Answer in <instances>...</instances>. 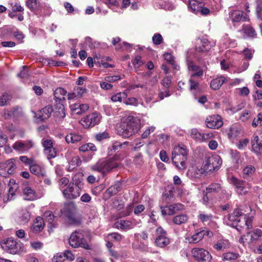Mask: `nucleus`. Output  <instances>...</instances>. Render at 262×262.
<instances>
[{"mask_svg": "<svg viewBox=\"0 0 262 262\" xmlns=\"http://www.w3.org/2000/svg\"><path fill=\"white\" fill-rule=\"evenodd\" d=\"M203 3L199 2L196 0H190L189 8L195 14L199 13V9L202 8Z\"/></svg>", "mask_w": 262, "mask_h": 262, "instance_id": "58836bf2", "label": "nucleus"}, {"mask_svg": "<svg viewBox=\"0 0 262 262\" xmlns=\"http://www.w3.org/2000/svg\"><path fill=\"white\" fill-rule=\"evenodd\" d=\"M9 4L10 5V8L11 9V10L13 12H23L24 10L23 7L18 2H11Z\"/></svg>", "mask_w": 262, "mask_h": 262, "instance_id": "09e8293b", "label": "nucleus"}, {"mask_svg": "<svg viewBox=\"0 0 262 262\" xmlns=\"http://www.w3.org/2000/svg\"><path fill=\"white\" fill-rule=\"evenodd\" d=\"M127 95V94L125 92H119L115 95H113L111 97V100L113 102H121L123 100H124L126 98Z\"/></svg>", "mask_w": 262, "mask_h": 262, "instance_id": "c03bdc74", "label": "nucleus"}, {"mask_svg": "<svg viewBox=\"0 0 262 262\" xmlns=\"http://www.w3.org/2000/svg\"><path fill=\"white\" fill-rule=\"evenodd\" d=\"M230 153L234 162L236 164H238L240 159L239 152L236 150L231 149Z\"/></svg>", "mask_w": 262, "mask_h": 262, "instance_id": "6e6d98bb", "label": "nucleus"}, {"mask_svg": "<svg viewBox=\"0 0 262 262\" xmlns=\"http://www.w3.org/2000/svg\"><path fill=\"white\" fill-rule=\"evenodd\" d=\"M10 100V96L7 94L3 95L0 97V105L4 106L6 105Z\"/></svg>", "mask_w": 262, "mask_h": 262, "instance_id": "0e129e2a", "label": "nucleus"}, {"mask_svg": "<svg viewBox=\"0 0 262 262\" xmlns=\"http://www.w3.org/2000/svg\"><path fill=\"white\" fill-rule=\"evenodd\" d=\"M161 212L163 215H172L179 210L182 209V205L180 204H172L165 207H161Z\"/></svg>", "mask_w": 262, "mask_h": 262, "instance_id": "5701e85b", "label": "nucleus"}, {"mask_svg": "<svg viewBox=\"0 0 262 262\" xmlns=\"http://www.w3.org/2000/svg\"><path fill=\"white\" fill-rule=\"evenodd\" d=\"M230 243L229 241L225 239H221L217 241L216 243L213 245V248L217 251H223L229 248Z\"/></svg>", "mask_w": 262, "mask_h": 262, "instance_id": "2f4dec72", "label": "nucleus"}, {"mask_svg": "<svg viewBox=\"0 0 262 262\" xmlns=\"http://www.w3.org/2000/svg\"><path fill=\"white\" fill-rule=\"evenodd\" d=\"M69 242L70 245L73 248L82 247L85 249H90L89 244L83 238L82 232L75 231L71 235Z\"/></svg>", "mask_w": 262, "mask_h": 262, "instance_id": "0eeeda50", "label": "nucleus"}, {"mask_svg": "<svg viewBox=\"0 0 262 262\" xmlns=\"http://www.w3.org/2000/svg\"><path fill=\"white\" fill-rule=\"evenodd\" d=\"M100 121V115L96 113H94L83 117L81 119L80 123L84 127L87 128L91 126H94L99 123Z\"/></svg>", "mask_w": 262, "mask_h": 262, "instance_id": "ddd939ff", "label": "nucleus"}, {"mask_svg": "<svg viewBox=\"0 0 262 262\" xmlns=\"http://www.w3.org/2000/svg\"><path fill=\"white\" fill-rule=\"evenodd\" d=\"M122 78V77L120 75H114L106 76L104 78V80L105 81L108 82H114L121 79Z\"/></svg>", "mask_w": 262, "mask_h": 262, "instance_id": "e2e57ef3", "label": "nucleus"}, {"mask_svg": "<svg viewBox=\"0 0 262 262\" xmlns=\"http://www.w3.org/2000/svg\"><path fill=\"white\" fill-rule=\"evenodd\" d=\"M9 188L8 193V200H11L13 199L15 193L18 188V185L14 183V180H11L10 181Z\"/></svg>", "mask_w": 262, "mask_h": 262, "instance_id": "ea45409f", "label": "nucleus"}, {"mask_svg": "<svg viewBox=\"0 0 262 262\" xmlns=\"http://www.w3.org/2000/svg\"><path fill=\"white\" fill-rule=\"evenodd\" d=\"M79 150L83 152H86L88 151H96L97 150V148L96 146L91 143H89L87 144H83L81 145L79 148Z\"/></svg>", "mask_w": 262, "mask_h": 262, "instance_id": "49530a36", "label": "nucleus"}, {"mask_svg": "<svg viewBox=\"0 0 262 262\" xmlns=\"http://www.w3.org/2000/svg\"><path fill=\"white\" fill-rule=\"evenodd\" d=\"M188 219L189 217L187 215L181 214L174 216L172 222L176 225H181L185 224Z\"/></svg>", "mask_w": 262, "mask_h": 262, "instance_id": "e433bc0d", "label": "nucleus"}, {"mask_svg": "<svg viewBox=\"0 0 262 262\" xmlns=\"http://www.w3.org/2000/svg\"><path fill=\"white\" fill-rule=\"evenodd\" d=\"M106 5L114 11H117V8L119 6L118 2L116 0H106Z\"/></svg>", "mask_w": 262, "mask_h": 262, "instance_id": "603ef678", "label": "nucleus"}, {"mask_svg": "<svg viewBox=\"0 0 262 262\" xmlns=\"http://www.w3.org/2000/svg\"><path fill=\"white\" fill-rule=\"evenodd\" d=\"M247 236L249 238L250 244L256 243L262 239V230L259 229H255L248 232Z\"/></svg>", "mask_w": 262, "mask_h": 262, "instance_id": "6ab92c4d", "label": "nucleus"}, {"mask_svg": "<svg viewBox=\"0 0 262 262\" xmlns=\"http://www.w3.org/2000/svg\"><path fill=\"white\" fill-rule=\"evenodd\" d=\"M222 164V160L219 155H213L206 158L203 164V171L217 170Z\"/></svg>", "mask_w": 262, "mask_h": 262, "instance_id": "39448f33", "label": "nucleus"}, {"mask_svg": "<svg viewBox=\"0 0 262 262\" xmlns=\"http://www.w3.org/2000/svg\"><path fill=\"white\" fill-rule=\"evenodd\" d=\"M30 171L32 174L39 177H43L46 175V170L43 166L35 161L30 165Z\"/></svg>", "mask_w": 262, "mask_h": 262, "instance_id": "aec40b11", "label": "nucleus"}, {"mask_svg": "<svg viewBox=\"0 0 262 262\" xmlns=\"http://www.w3.org/2000/svg\"><path fill=\"white\" fill-rule=\"evenodd\" d=\"M0 168L1 169L7 172V174L13 173L16 168L14 159H9L5 163H1Z\"/></svg>", "mask_w": 262, "mask_h": 262, "instance_id": "412c9836", "label": "nucleus"}, {"mask_svg": "<svg viewBox=\"0 0 262 262\" xmlns=\"http://www.w3.org/2000/svg\"><path fill=\"white\" fill-rule=\"evenodd\" d=\"M127 144L126 142L121 143L118 141H114L111 146L108 148L109 152H115L118 150L123 148L124 145Z\"/></svg>", "mask_w": 262, "mask_h": 262, "instance_id": "37998d69", "label": "nucleus"}, {"mask_svg": "<svg viewBox=\"0 0 262 262\" xmlns=\"http://www.w3.org/2000/svg\"><path fill=\"white\" fill-rule=\"evenodd\" d=\"M229 182L235 187V191L239 195H245L250 189L251 186L249 184L234 177L230 178Z\"/></svg>", "mask_w": 262, "mask_h": 262, "instance_id": "1a4fd4ad", "label": "nucleus"}, {"mask_svg": "<svg viewBox=\"0 0 262 262\" xmlns=\"http://www.w3.org/2000/svg\"><path fill=\"white\" fill-rule=\"evenodd\" d=\"M139 223H137L135 220L132 221L120 220L116 222L115 224V227L120 230L127 231L133 229Z\"/></svg>", "mask_w": 262, "mask_h": 262, "instance_id": "a211bd4d", "label": "nucleus"}, {"mask_svg": "<svg viewBox=\"0 0 262 262\" xmlns=\"http://www.w3.org/2000/svg\"><path fill=\"white\" fill-rule=\"evenodd\" d=\"M117 156L107 159H100L96 164L91 166L92 170L105 174L118 166L116 162Z\"/></svg>", "mask_w": 262, "mask_h": 262, "instance_id": "20e7f679", "label": "nucleus"}, {"mask_svg": "<svg viewBox=\"0 0 262 262\" xmlns=\"http://www.w3.org/2000/svg\"><path fill=\"white\" fill-rule=\"evenodd\" d=\"M45 226V223L43 219L37 216L32 226V230L35 233L39 232L42 230Z\"/></svg>", "mask_w": 262, "mask_h": 262, "instance_id": "cd10ccee", "label": "nucleus"}, {"mask_svg": "<svg viewBox=\"0 0 262 262\" xmlns=\"http://www.w3.org/2000/svg\"><path fill=\"white\" fill-rule=\"evenodd\" d=\"M107 238L108 240L120 241L122 238V236L118 233H112L108 234Z\"/></svg>", "mask_w": 262, "mask_h": 262, "instance_id": "13d9d810", "label": "nucleus"}, {"mask_svg": "<svg viewBox=\"0 0 262 262\" xmlns=\"http://www.w3.org/2000/svg\"><path fill=\"white\" fill-rule=\"evenodd\" d=\"M252 147L254 152L257 153L262 152V141H259L257 136H255L253 138L252 141Z\"/></svg>", "mask_w": 262, "mask_h": 262, "instance_id": "473e14b6", "label": "nucleus"}, {"mask_svg": "<svg viewBox=\"0 0 262 262\" xmlns=\"http://www.w3.org/2000/svg\"><path fill=\"white\" fill-rule=\"evenodd\" d=\"M255 171V168L252 165H247L244 168L243 172L244 176H252Z\"/></svg>", "mask_w": 262, "mask_h": 262, "instance_id": "8fccbe9b", "label": "nucleus"}, {"mask_svg": "<svg viewBox=\"0 0 262 262\" xmlns=\"http://www.w3.org/2000/svg\"><path fill=\"white\" fill-rule=\"evenodd\" d=\"M199 45L196 47L198 52H206L215 46L216 42L213 40H209L206 37H203L199 40Z\"/></svg>", "mask_w": 262, "mask_h": 262, "instance_id": "dca6fc26", "label": "nucleus"}, {"mask_svg": "<svg viewBox=\"0 0 262 262\" xmlns=\"http://www.w3.org/2000/svg\"><path fill=\"white\" fill-rule=\"evenodd\" d=\"M140 123L139 119L133 116H128L121 122L118 132L121 136L128 137L138 131Z\"/></svg>", "mask_w": 262, "mask_h": 262, "instance_id": "f03ea898", "label": "nucleus"}, {"mask_svg": "<svg viewBox=\"0 0 262 262\" xmlns=\"http://www.w3.org/2000/svg\"><path fill=\"white\" fill-rule=\"evenodd\" d=\"M239 257V254L237 253L227 252L223 254V258L225 260H233L236 259Z\"/></svg>", "mask_w": 262, "mask_h": 262, "instance_id": "de8ad7c7", "label": "nucleus"}, {"mask_svg": "<svg viewBox=\"0 0 262 262\" xmlns=\"http://www.w3.org/2000/svg\"><path fill=\"white\" fill-rule=\"evenodd\" d=\"M157 237L155 244L160 248H164L169 243V239L167 237L166 232L161 227H158L156 230Z\"/></svg>", "mask_w": 262, "mask_h": 262, "instance_id": "9b49d317", "label": "nucleus"}, {"mask_svg": "<svg viewBox=\"0 0 262 262\" xmlns=\"http://www.w3.org/2000/svg\"><path fill=\"white\" fill-rule=\"evenodd\" d=\"M82 184L70 183L67 187L62 190V194L66 199L73 200L80 196Z\"/></svg>", "mask_w": 262, "mask_h": 262, "instance_id": "423d86ee", "label": "nucleus"}, {"mask_svg": "<svg viewBox=\"0 0 262 262\" xmlns=\"http://www.w3.org/2000/svg\"><path fill=\"white\" fill-rule=\"evenodd\" d=\"M188 69L191 72V77H201L203 74L202 69L199 66H197L193 63L191 60H187Z\"/></svg>", "mask_w": 262, "mask_h": 262, "instance_id": "4be33fe9", "label": "nucleus"}, {"mask_svg": "<svg viewBox=\"0 0 262 262\" xmlns=\"http://www.w3.org/2000/svg\"><path fill=\"white\" fill-rule=\"evenodd\" d=\"M227 224L229 226L236 228L240 231L241 228L249 229L252 227V220L242 211V210L237 208L234 210L233 213L228 215Z\"/></svg>", "mask_w": 262, "mask_h": 262, "instance_id": "f257e3e1", "label": "nucleus"}, {"mask_svg": "<svg viewBox=\"0 0 262 262\" xmlns=\"http://www.w3.org/2000/svg\"><path fill=\"white\" fill-rule=\"evenodd\" d=\"M23 195L26 200L32 201L36 198L34 191L30 187H26L24 189Z\"/></svg>", "mask_w": 262, "mask_h": 262, "instance_id": "72a5a7b5", "label": "nucleus"}, {"mask_svg": "<svg viewBox=\"0 0 262 262\" xmlns=\"http://www.w3.org/2000/svg\"><path fill=\"white\" fill-rule=\"evenodd\" d=\"M33 145V142L31 140L25 141H18L15 142L12 147L16 151L20 153H23L32 148Z\"/></svg>", "mask_w": 262, "mask_h": 262, "instance_id": "f3484780", "label": "nucleus"}, {"mask_svg": "<svg viewBox=\"0 0 262 262\" xmlns=\"http://www.w3.org/2000/svg\"><path fill=\"white\" fill-rule=\"evenodd\" d=\"M240 32L243 33L245 37L254 38L257 35L254 28L249 25H244Z\"/></svg>", "mask_w": 262, "mask_h": 262, "instance_id": "c756f323", "label": "nucleus"}, {"mask_svg": "<svg viewBox=\"0 0 262 262\" xmlns=\"http://www.w3.org/2000/svg\"><path fill=\"white\" fill-rule=\"evenodd\" d=\"M252 116V114L251 111H244L241 115L239 119L242 122H246L248 119H249Z\"/></svg>", "mask_w": 262, "mask_h": 262, "instance_id": "864d4df0", "label": "nucleus"}, {"mask_svg": "<svg viewBox=\"0 0 262 262\" xmlns=\"http://www.w3.org/2000/svg\"><path fill=\"white\" fill-rule=\"evenodd\" d=\"M38 12L43 15H49L51 13L52 9L51 7L47 5H40Z\"/></svg>", "mask_w": 262, "mask_h": 262, "instance_id": "3c124183", "label": "nucleus"}, {"mask_svg": "<svg viewBox=\"0 0 262 262\" xmlns=\"http://www.w3.org/2000/svg\"><path fill=\"white\" fill-rule=\"evenodd\" d=\"M71 111L76 114H81L89 108V105L86 103H75L70 105Z\"/></svg>", "mask_w": 262, "mask_h": 262, "instance_id": "b1692460", "label": "nucleus"}, {"mask_svg": "<svg viewBox=\"0 0 262 262\" xmlns=\"http://www.w3.org/2000/svg\"><path fill=\"white\" fill-rule=\"evenodd\" d=\"M19 160L22 162L23 163L25 164L26 165H29V167L30 165L32 164V163L34 162V160L32 158H28L26 156H20L19 157Z\"/></svg>", "mask_w": 262, "mask_h": 262, "instance_id": "680f3d73", "label": "nucleus"}, {"mask_svg": "<svg viewBox=\"0 0 262 262\" xmlns=\"http://www.w3.org/2000/svg\"><path fill=\"white\" fill-rule=\"evenodd\" d=\"M27 7L33 11H39L41 4L37 0H28L26 3Z\"/></svg>", "mask_w": 262, "mask_h": 262, "instance_id": "79ce46f5", "label": "nucleus"}, {"mask_svg": "<svg viewBox=\"0 0 262 262\" xmlns=\"http://www.w3.org/2000/svg\"><path fill=\"white\" fill-rule=\"evenodd\" d=\"M249 143V140L247 138H245L239 141L236 146L239 149H244Z\"/></svg>", "mask_w": 262, "mask_h": 262, "instance_id": "bf43d9fd", "label": "nucleus"}, {"mask_svg": "<svg viewBox=\"0 0 262 262\" xmlns=\"http://www.w3.org/2000/svg\"><path fill=\"white\" fill-rule=\"evenodd\" d=\"M192 256L201 262H210L212 256L206 250L201 248H194L191 251Z\"/></svg>", "mask_w": 262, "mask_h": 262, "instance_id": "9d476101", "label": "nucleus"}, {"mask_svg": "<svg viewBox=\"0 0 262 262\" xmlns=\"http://www.w3.org/2000/svg\"><path fill=\"white\" fill-rule=\"evenodd\" d=\"M205 123L207 127L214 129L219 128L223 124L221 116L218 115L208 117L206 119Z\"/></svg>", "mask_w": 262, "mask_h": 262, "instance_id": "2eb2a0df", "label": "nucleus"}, {"mask_svg": "<svg viewBox=\"0 0 262 262\" xmlns=\"http://www.w3.org/2000/svg\"><path fill=\"white\" fill-rule=\"evenodd\" d=\"M163 38L160 34L156 33L152 37V41L154 44L159 45L162 43Z\"/></svg>", "mask_w": 262, "mask_h": 262, "instance_id": "69168bd1", "label": "nucleus"}, {"mask_svg": "<svg viewBox=\"0 0 262 262\" xmlns=\"http://www.w3.org/2000/svg\"><path fill=\"white\" fill-rule=\"evenodd\" d=\"M254 50L252 49H246L243 51V55L245 58L247 59H251L252 58Z\"/></svg>", "mask_w": 262, "mask_h": 262, "instance_id": "774afa93", "label": "nucleus"}, {"mask_svg": "<svg viewBox=\"0 0 262 262\" xmlns=\"http://www.w3.org/2000/svg\"><path fill=\"white\" fill-rule=\"evenodd\" d=\"M202 133H199L196 129H192L191 132V136L197 141L201 140Z\"/></svg>", "mask_w": 262, "mask_h": 262, "instance_id": "338daca9", "label": "nucleus"}, {"mask_svg": "<svg viewBox=\"0 0 262 262\" xmlns=\"http://www.w3.org/2000/svg\"><path fill=\"white\" fill-rule=\"evenodd\" d=\"M53 112L52 106L51 105H47L39 111L38 114V116H35V117L39 121H42L49 118Z\"/></svg>", "mask_w": 262, "mask_h": 262, "instance_id": "393cba45", "label": "nucleus"}, {"mask_svg": "<svg viewBox=\"0 0 262 262\" xmlns=\"http://www.w3.org/2000/svg\"><path fill=\"white\" fill-rule=\"evenodd\" d=\"M220 191L221 193H224L225 190L222 188L221 185L219 183H212L206 188V193Z\"/></svg>", "mask_w": 262, "mask_h": 262, "instance_id": "4c0bfd02", "label": "nucleus"}, {"mask_svg": "<svg viewBox=\"0 0 262 262\" xmlns=\"http://www.w3.org/2000/svg\"><path fill=\"white\" fill-rule=\"evenodd\" d=\"M205 234L206 232L204 230H201L192 236H187L186 237V240L189 243L195 244L200 241L204 237Z\"/></svg>", "mask_w": 262, "mask_h": 262, "instance_id": "bb28decb", "label": "nucleus"}, {"mask_svg": "<svg viewBox=\"0 0 262 262\" xmlns=\"http://www.w3.org/2000/svg\"><path fill=\"white\" fill-rule=\"evenodd\" d=\"M194 78L191 77L189 80V89L191 91L197 90L199 88V83L198 81L194 80Z\"/></svg>", "mask_w": 262, "mask_h": 262, "instance_id": "4d7b16f0", "label": "nucleus"}, {"mask_svg": "<svg viewBox=\"0 0 262 262\" xmlns=\"http://www.w3.org/2000/svg\"><path fill=\"white\" fill-rule=\"evenodd\" d=\"M82 136L80 135L71 133L67 135L65 137L66 142L68 143H75L81 141Z\"/></svg>", "mask_w": 262, "mask_h": 262, "instance_id": "a19ab883", "label": "nucleus"}, {"mask_svg": "<svg viewBox=\"0 0 262 262\" xmlns=\"http://www.w3.org/2000/svg\"><path fill=\"white\" fill-rule=\"evenodd\" d=\"M242 134L241 130L236 126H233L229 128L228 133V137L231 140H233L238 137Z\"/></svg>", "mask_w": 262, "mask_h": 262, "instance_id": "f704fd0d", "label": "nucleus"}, {"mask_svg": "<svg viewBox=\"0 0 262 262\" xmlns=\"http://www.w3.org/2000/svg\"><path fill=\"white\" fill-rule=\"evenodd\" d=\"M54 97L56 99L58 100L59 102L66 99L67 97V92L64 89L61 88H57L54 93Z\"/></svg>", "mask_w": 262, "mask_h": 262, "instance_id": "c9c22d12", "label": "nucleus"}, {"mask_svg": "<svg viewBox=\"0 0 262 262\" xmlns=\"http://www.w3.org/2000/svg\"><path fill=\"white\" fill-rule=\"evenodd\" d=\"M262 122V114L259 113L257 115L256 118H254L252 123V126L253 127H257Z\"/></svg>", "mask_w": 262, "mask_h": 262, "instance_id": "052dcab7", "label": "nucleus"}, {"mask_svg": "<svg viewBox=\"0 0 262 262\" xmlns=\"http://www.w3.org/2000/svg\"><path fill=\"white\" fill-rule=\"evenodd\" d=\"M42 144L44 147V152L48 159L54 158L56 156V150L53 147V142L50 139H42Z\"/></svg>", "mask_w": 262, "mask_h": 262, "instance_id": "4468645a", "label": "nucleus"}, {"mask_svg": "<svg viewBox=\"0 0 262 262\" xmlns=\"http://www.w3.org/2000/svg\"><path fill=\"white\" fill-rule=\"evenodd\" d=\"M188 150L184 145L175 146L172 152L171 160L176 167L180 170L186 168V162L188 159Z\"/></svg>", "mask_w": 262, "mask_h": 262, "instance_id": "7ed1b4c3", "label": "nucleus"}, {"mask_svg": "<svg viewBox=\"0 0 262 262\" xmlns=\"http://www.w3.org/2000/svg\"><path fill=\"white\" fill-rule=\"evenodd\" d=\"M227 81V78L221 76L213 79L210 82V87L212 89L218 90L221 85Z\"/></svg>", "mask_w": 262, "mask_h": 262, "instance_id": "c85d7f7f", "label": "nucleus"}, {"mask_svg": "<svg viewBox=\"0 0 262 262\" xmlns=\"http://www.w3.org/2000/svg\"><path fill=\"white\" fill-rule=\"evenodd\" d=\"M246 13L242 11L235 10L231 12L230 17L233 22H239L241 20H245Z\"/></svg>", "mask_w": 262, "mask_h": 262, "instance_id": "7c9ffc66", "label": "nucleus"}, {"mask_svg": "<svg viewBox=\"0 0 262 262\" xmlns=\"http://www.w3.org/2000/svg\"><path fill=\"white\" fill-rule=\"evenodd\" d=\"M2 246L4 250L12 254L19 253L22 248L21 243L13 238H8L4 241Z\"/></svg>", "mask_w": 262, "mask_h": 262, "instance_id": "6e6552de", "label": "nucleus"}, {"mask_svg": "<svg viewBox=\"0 0 262 262\" xmlns=\"http://www.w3.org/2000/svg\"><path fill=\"white\" fill-rule=\"evenodd\" d=\"M198 219L204 225H209L213 228L217 227V224L215 221L217 217L210 213L205 211H199Z\"/></svg>", "mask_w": 262, "mask_h": 262, "instance_id": "f8f14e48", "label": "nucleus"}, {"mask_svg": "<svg viewBox=\"0 0 262 262\" xmlns=\"http://www.w3.org/2000/svg\"><path fill=\"white\" fill-rule=\"evenodd\" d=\"M124 103L126 105H129L137 106L138 105V101L135 97H129L124 100Z\"/></svg>", "mask_w": 262, "mask_h": 262, "instance_id": "5fc2aeb1", "label": "nucleus"}, {"mask_svg": "<svg viewBox=\"0 0 262 262\" xmlns=\"http://www.w3.org/2000/svg\"><path fill=\"white\" fill-rule=\"evenodd\" d=\"M30 218V214L27 210H22L19 213V219L21 224L27 223Z\"/></svg>", "mask_w": 262, "mask_h": 262, "instance_id": "a18cd8bd", "label": "nucleus"}, {"mask_svg": "<svg viewBox=\"0 0 262 262\" xmlns=\"http://www.w3.org/2000/svg\"><path fill=\"white\" fill-rule=\"evenodd\" d=\"M76 212V207L73 203H70L64 206L63 213L69 219H73Z\"/></svg>", "mask_w": 262, "mask_h": 262, "instance_id": "a878e982", "label": "nucleus"}]
</instances>
